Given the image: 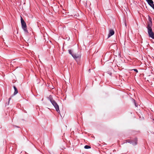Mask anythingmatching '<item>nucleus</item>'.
I'll use <instances>...</instances> for the list:
<instances>
[{
	"instance_id": "1",
	"label": "nucleus",
	"mask_w": 154,
	"mask_h": 154,
	"mask_svg": "<svg viewBox=\"0 0 154 154\" xmlns=\"http://www.w3.org/2000/svg\"><path fill=\"white\" fill-rule=\"evenodd\" d=\"M48 98L49 99V100L50 101L54 107L56 111L58 113H60V111L59 110V106L57 103L55 102V101L53 99L52 96L51 95H50L49 97H48Z\"/></svg>"
},
{
	"instance_id": "2",
	"label": "nucleus",
	"mask_w": 154,
	"mask_h": 154,
	"mask_svg": "<svg viewBox=\"0 0 154 154\" xmlns=\"http://www.w3.org/2000/svg\"><path fill=\"white\" fill-rule=\"evenodd\" d=\"M20 20L22 29L25 32L28 33V31L27 29V26L26 22L24 21L23 18L21 17Z\"/></svg>"
},
{
	"instance_id": "3",
	"label": "nucleus",
	"mask_w": 154,
	"mask_h": 154,
	"mask_svg": "<svg viewBox=\"0 0 154 154\" xmlns=\"http://www.w3.org/2000/svg\"><path fill=\"white\" fill-rule=\"evenodd\" d=\"M147 29L149 37L154 39V33L153 32L152 28H147Z\"/></svg>"
},
{
	"instance_id": "4",
	"label": "nucleus",
	"mask_w": 154,
	"mask_h": 154,
	"mask_svg": "<svg viewBox=\"0 0 154 154\" xmlns=\"http://www.w3.org/2000/svg\"><path fill=\"white\" fill-rule=\"evenodd\" d=\"M148 20L149 22L146 27V28H152V19L151 17L148 16Z\"/></svg>"
},
{
	"instance_id": "5",
	"label": "nucleus",
	"mask_w": 154,
	"mask_h": 154,
	"mask_svg": "<svg viewBox=\"0 0 154 154\" xmlns=\"http://www.w3.org/2000/svg\"><path fill=\"white\" fill-rule=\"evenodd\" d=\"M115 33V32L113 29H110L108 35V38H109L112 35H113Z\"/></svg>"
},
{
	"instance_id": "6",
	"label": "nucleus",
	"mask_w": 154,
	"mask_h": 154,
	"mask_svg": "<svg viewBox=\"0 0 154 154\" xmlns=\"http://www.w3.org/2000/svg\"><path fill=\"white\" fill-rule=\"evenodd\" d=\"M137 143V137L134 138V139L132 140V143L131 144L133 146L136 145Z\"/></svg>"
},
{
	"instance_id": "7",
	"label": "nucleus",
	"mask_w": 154,
	"mask_h": 154,
	"mask_svg": "<svg viewBox=\"0 0 154 154\" xmlns=\"http://www.w3.org/2000/svg\"><path fill=\"white\" fill-rule=\"evenodd\" d=\"M73 56V57L74 59L80 58L81 57L80 55L76 54H74Z\"/></svg>"
},
{
	"instance_id": "8",
	"label": "nucleus",
	"mask_w": 154,
	"mask_h": 154,
	"mask_svg": "<svg viewBox=\"0 0 154 154\" xmlns=\"http://www.w3.org/2000/svg\"><path fill=\"white\" fill-rule=\"evenodd\" d=\"M13 88L14 90V93L13 95H15L18 93V92L17 88L15 86H13Z\"/></svg>"
},
{
	"instance_id": "9",
	"label": "nucleus",
	"mask_w": 154,
	"mask_h": 154,
	"mask_svg": "<svg viewBox=\"0 0 154 154\" xmlns=\"http://www.w3.org/2000/svg\"><path fill=\"white\" fill-rule=\"evenodd\" d=\"M146 2H147L148 4L150 5L153 3V2L152 0H146Z\"/></svg>"
},
{
	"instance_id": "10",
	"label": "nucleus",
	"mask_w": 154,
	"mask_h": 154,
	"mask_svg": "<svg viewBox=\"0 0 154 154\" xmlns=\"http://www.w3.org/2000/svg\"><path fill=\"white\" fill-rule=\"evenodd\" d=\"M125 142H124V143H128L130 144H131L132 143V140H131L130 139H128L125 140Z\"/></svg>"
},
{
	"instance_id": "11",
	"label": "nucleus",
	"mask_w": 154,
	"mask_h": 154,
	"mask_svg": "<svg viewBox=\"0 0 154 154\" xmlns=\"http://www.w3.org/2000/svg\"><path fill=\"white\" fill-rule=\"evenodd\" d=\"M68 51L69 53L71 54L72 57H73V55L74 54L72 53V51L71 50L69 49L68 50Z\"/></svg>"
},
{
	"instance_id": "12",
	"label": "nucleus",
	"mask_w": 154,
	"mask_h": 154,
	"mask_svg": "<svg viewBox=\"0 0 154 154\" xmlns=\"http://www.w3.org/2000/svg\"><path fill=\"white\" fill-rule=\"evenodd\" d=\"M132 101L133 103H134V105L136 107H137L138 106V104L137 103H136L135 102V100L134 99H132Z\"/></svg>"
},
{
	"instance_id": "13",
	"label": "nucleus",
	"mask_w": 154,
	"mask_h": 154,
	"mask_svg": "<svg viewBox=\"0 0 154 154\" xmlns=\"http://www.w3.org/2000/svg\"><path fill=\"white\" fill-rule=\"evenodd\" d=\"M91 148V146L88 145H85L84 146V148L85 149H89Z\"/></svg>"
},
{
	"instance_id": "14",
	"label": "nucleus",
	"mask_w": 154,
	"mask_h": 154,
	"mask_svg": "<svg viewBox=\"0 0 154 154\" xmlns=\"http://www.w3.org/2000/svg\"><path fill=\"white\" fill-rule=\"evenodd\" d=\"M154 10V4L153 3L150 6Z\"/></svg>"
},
{
	"instance_id": "15",
	"label": "nucleus",
	"mask_w": 154,
	"mask_h": 154,
	"mask_svg": "<svg viewBox=\"0 0 154 154\" xmlns=\"http://www.w3.org/2000/svg\"><path fill=\"white\" fill-rule=\"evenodd\" d=\"M132 70H134V71L137 73L138 72V71L137 69H133Z\"/></svg>"
},
{
	"instance_id": "16",
	"label": "nucleus",
	"mask_w": 154,
	"mask_h": 154,
	"mask_svg": "<svg viewBox=\"0 0 154 154\" xmlns=\"http://www.w3.org/2000/svg\"><path fill=\"white\" fill-rule=\"evenodd\" d=\"M13 97V96H11V97L9 98L8 101H10L12 97Z\"/></svg>"
},
{
	"instance_id": "17",
	"label": "nucleus",
	"mask_w": 154,
	"mask_h": 154,
	"mask_svg": "<svg viewBox=\"0 0 154 154\" xmlns=\"http://www.w3.org/2000/svg\"><path fill=\"white\" fill-rule=\"evenodd\" d=\"M9 102L10 101H8V103H6L8 105L9 104Z\"/></svg>"
},
{
	"instance_id": "18",
	"label": "nucleus",
	"mask_w": 154,
	"mask_h": 154,
	"mask_svg": "<svg viewBox=\"0 0 154 154\" xmlns=\"http://www.w3.org/2000/svg\"><path fill=\"white\" fill-rule=\"evenodd\" d=\"M15 127H16L19 128V127L18 126H16V125H15Z\"/></svg>"
}]
</instances>
